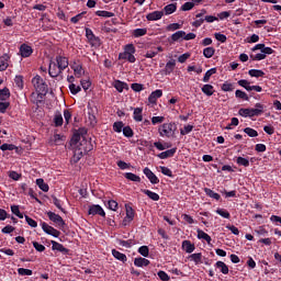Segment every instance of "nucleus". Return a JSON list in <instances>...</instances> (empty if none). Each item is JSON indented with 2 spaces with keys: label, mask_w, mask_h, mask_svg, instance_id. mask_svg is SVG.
<instances>
[{
  "label": "nucleus",
  "mask_w": 281,
  "mask_h": 281,
  "mask_svg": "<svg viewBox=\"0 0 281 281\" xmlns=\"http://www.w3.org/2000/svg\"><path fill=\"white\" fill-rule=\"evenodd\" d=\"M85 135H87V128L80 127L74 133L70 140V146L74 150V155L71 158V161L74 164H78L79 159H82V157L87 155V153L93 150V145H91V143L87 140V138H85Z\"/></svg>",
  "instance_id": "f257e3e1"
},
{
  "label": "nucleus",
  "mask_w": 281,
  "mask_h": 281,
  "mask_svg": "<svg viewBox=\"0 0 281 281\" xmlns=\"http://www.w3.org/2000/svg\"><path fill=\"white\" fill-rule=\"evenodd\" d=\"M32 85L35 89V91H37V93H41V95H46L47 91H48V87L47 83L44 82L43 78H41V76H35L32 79Z\"/></svg>",
  "instance_id": "f03ea898"
},
{
  "label": "nucleus",
  "mask_w": 281,
  "mask_h": 281,
  "mask_svg": "<svg viewBox=\"0 0 281 281\" xmlns=\"http://www.w3.org/2000/svg\"><path fill=\"white\" fill-rule=\"evenodd\" d=\"M158 131L160 137H173L177 125L175 123H164Z\"/></svg>",
  "instance_id": "7ed1b4c3"
},
{
  "label": "nucleus",
  "mask_w": 281,
  "mask_h": 281,
  "mask_svg": "<svg viewBox=\"0 0 281 281\" xmlns=\"http://www.w3.org/2000/svg\"><path fill=\"white\" fill-rule=\"evenodd\" d=\"M42 229L45 232V234H48L49 236H54V238H58L60 236V232L53 226H49V224L43 222L42 223Z\"/></svg>",
  "instance_id": "20e7f679"
},
{
  "label": "nucleus",
  "mask_w": 281,
  "mask_h": 281,
  "mask_svg": "<svg viewBox=\"0 0 281 281\" xmlns=\"http://www.w3.org/2000/svg\"><path fill=\"white\" fill-rule=\"evenodd\" d=\"M47 216L49 221H52L53 223H56V225H58L59 227H65V220H63L60 215L49 211L47 213Z\"/></svg>",
  "instance_id": "39448f33"
},
{
  "label": "nucleus",
  "mask_w": 281,
  "mask_h": 281,
  "mask_svg": "<svg viewBox=\"0 0 281 281\" xmlns=\"http://www.w3.org/2000/svg\"><path fill=\"white\" fill-rule=\"evenodd\" d=\"M88 214L95 216L98 214L99 216H106V213L104 212V209L98 204H93L89 206Z\"/></svg>",
  "instance_id": "423d86ee"
},
{
  "label": "nucleus",
  "mask_w": 281,
  "mask_h": 281,
  "mask_svg": "<svg viewBox=\"0 0 281 281\" xmlns=\"http://www.w3.org/2000/svg\"><path fill=\"white\" fill-rule=\"evenodd\" d=\"M250 117H258L265 113V105L262 103H256L255 108L249 109Z\"/></svg>",
  "instance_id": "0eeeda50"
},
{
  "label": "nucleus",
  "mask_w": 281,
  "mask_h": 281,
  "mask_svg": "<svg viewBox=\"0 0 281 281\" xmlns=\"http://www.w3.org/2000/svg\"><path fill=\"white\" fill-rule=\"evenodd\" d=\"M144 175L147 177V179H149L150 183L153 184H157L159 183V178H157L155 176V173L153 172V170H150L148 167H146L144 170H143Z\"/></svg>",
  "instance_id": "6e6552de"
},
{
  "label": "nucleus",
  "mask_w": 281,
  "mask_h": 281,
  "mask_svg": "<svg viewBox=\"0 0 281 281\" xmlns=\"http://www.w3.org/2000/svg\"><path fill=\"white\" fill-rule=\"evenodd\" d=\"M162 95H164V91L161 90L153 91L148 97V102L150 104H157V100H159V98H161Z\"/></svg>",
  "instance_id": "1a4fd4ad"
},
{
  "label": "nucleus",
  "mask_w": 281,
  "mask_h": 281,
  "mask_svg": "<svg viewBox=\"0 0 281 281\" xmlns=\"http://www.w3.org/2000/svg\"><path fill=\"white\" fill-rule=\"evenodd\" d=\"M9 60H10V55L4 54L0 56V71H5V69L10 67Z\"/></svg>",
  "instance_id": "9d476101"
},
{
  "label": "nucleus",
  "mask_w": 281,
  "mask_h": 281,
  "mask_svg": "<svg viewBox=\"0 0 281 281\" xmlns=\"http://www.w3.org/2000/svg\"><path fill=\"white\" fill-rule=\"evenodd\" d=\"M71 69L74 70L76 78H82V76H85V69L82 68V65L75 63L71 65Z\"/></svg>",
  "instance_id": "9b49d317"
},
{
  "label": "nucleus",
  "mask_w": 281,
  "mask_h": 281,
  "mask_svg": "<svg viewBox=\"0 0 281 281\" xmlns=\"http://www.w3.org/2000/svg\"><path fill=\"white\" fill-rule=\"evenodd\" d=\"M176 153H177V147H173L171 149H168L166 151L158 154L157 157L159 159H168L170 157H175Z\"/></svg>",
  "instance_id": "f8f14e48"
},
{
  "label": "nucleus",
  "mask_w": 281,
  "mask_h": 281,
  "mask_svg": "<svg viewBox=\"0 0 281 281\" xmlns=\"http://www.w3.org/2000/svg\"><path fill=\"white\" fill-rule=\"evenodd\" d=\"M164 16V11H154L146 15L147 21H159Z\"/></svg>",
  "instance_id": "ddd939ff"
},
{
  "label": "nucleus",
  "mask_w": 281,
  "mask_h": 281,
  "mask_svg": "<svg viewBox=\"0 0 281 281\" xmlns=\"http://www.w3.org/2000/svg\"><path fill=\"white\" fill-rule=\"evenodd\" d=\"M87 40L89 45H91V47H94V49H98V47L102 45V41H100V37L98 36H87Z\"/></svg>",
  "instance_id": "4468645a"
},
{
  "label": "nucleus",
  "mask_w": 281,
  "mask_h": 281,
  "mask_svg": "<svg viewBox=\"0 0 281 281\" xmlns=\"http://www.w3.org/2000/svg\"><path fill=\"white\" fill-rule=\"evenodd\" d=\"M119 60H127L128 63H135V60L137 59L135 58V55L123 52L119 54Z\"/></svg>",
  "instance_id": "2eb2a0df"
},
{
  "label": "nucleus",
  "mask_w": 281,
  "mask_h": 281,
  "mask_svg": "<svg viewBox=\"0 0 281 281\" xmlns=\"http://www.w3.org/2000/svg\"><path fill=\"white\" fill-rule=\"evenodd\" d=\"M52 249L53 251H60L61 254H69V249L65 248L63 244L52 240Z\"/></svg>",
  "instance_id": "dca6fc26"
},
{
  "label": "nucleus",
  "mask_w": 281,
  "mask_h": 281,
  "mask_svg": "<svg viewBox=\"0 0 281 281\" xmlns=\"http://www.w3.org/2000/svg\"><path fill=\"white\" fill-rule=\"evenodd\" d=\"M176 65H177V61H175V60L168 61L165 66V69L162 70L165 76H170L172 74V71H175Z\"/></svg>",
  "instance_id": "f3484780"
},
{
  "label": "nucleus",
  "mask_w": 281,
  "mask_h": 281,
  "mask_svg": "<svg viewBox=\"0 0 281 281\" xmlns=\"http://www.w3.org/2000/svg\"><path fill=\"white\" fill-rule=\"evenodd\" d=\"M56 60H57V65H58L59 70L64 71V69L69 67V61L66 59V57L58 56L56 58Z\"/></svg>",
  "instance_id": "a211bd4d"
},
{
  "label": "nucleus",
  "mask_w": 281,
  "mask_h": 281,
  "mask_svg": "<svg viewBox=\"0 0 281 281\" xmlns=\"http://www.w3.org/2000/svg\"><path fill=\"white\" fill-rule=\"evenodd\" d=\"M20 53L23 58H29V56H32V47L23 44L20 47Z\"/></svg>",
  "instance_id": "6ab92c4d"
},
{
  "label": "nucleus",
  "mask_w": 281,
  "mask_h": 281,
  "mask_svg": "<svg viewBox=\"0 0 281 281\" xmlns=\"http://www.w3.org/2000/svg\"><path fill=\"white\" fill-rule=\"evenodd\" d=\"M182 249L187 254H192V251H194L195 247H194V244H192L191 240H183L182 241Z\"/></svg>",
  "instance_id": "aec40b11"
},
{
  "label": "nucleus",
  "mask_w": 281,
  "mask_h": 281,
  "mask_svg": "<svg viewBox=\"0 0 281 281\" xmlns=\"http://www.w3.org/2000/svg\"><path fill=\"white\" fill-rule=\"evenodd\" d=\"M134 265L135 267H148V265H150V260L138 257L134 259Z\"/></svg>",
  "instance_id": "412c9836"
},
{
  "label": "nucleus",
  "mask_w": 281,
  "mask_h": 281,
  "mask_svg": "<svg viewBox=\"0 0 281 281\" xmlns=\"http://www.w3.org/2000/svg\"><path fill=\"white\" fill-rule=\"evenodd\" d=\"M36 186L42 190V192H49V184L45 183L43 178L36 180Z\"/></svg>",
  "instance_id": "4be33fe9"
},
{
  "label": "nucleus",
  "mask_w": 281,
  "mask_h": 281,
  "mask_svg": "<svg viewBox=\"0 0 281 281\" xmlns=\"http://www.w3.org/2000/svg\"><path fill=\"white\" fill-rule=\"evenodd\" d=\"M198 238L200 240H205L207 243V245H210V243H212V237L201 229H198Z\"/></svg>",
  "instance_id": "5701e85b"
},
{
  "label": "nucleus",
  "mask_w": 281,
  "mask_h": 281,
  "mask_svg": "<svg viewBox=\"0 0 281 281\" xmlns=\"http://www.w3.org/2000/svg\"><path fill=\"white\" fill-rule=\"evenodd\" d=\"M114 88L116 89V91H119V93H122L124 89H128V85L126 82L116 80L114 81Z\"/></svg>",
  "instance_id": "b1692460"
},
{
  "label": "nucleus",
  "mask_w": 281,
  "mask_h": 281,
  "mask_svg": "<svg viewBox=\"0 0 281 281\" xmlns=\"http://www.w3.org/2000/svg\"><path fill=\"white\" fill-rule=\"evenodd\" d=\"M112 256L114 258H116V260H120L121 262H126L127 258H126V255L120 252L119 250L116 249H113L112 250Z\"/></svg>",
  "instance_id": "393cba45"
},
{
  "label": "nucleus",
  "mask_w": 281,
  "mask_h": 281,
  "mask_svg": "<svg viewBox=\"0 0 281 281\" xmlns=\"http://www.w3.org/2000/svg\"><path fill=\"white\" fill-rule=\"evenodd\" d=\"M215 265L216 268L221 270V273H224V276H227V273H229V268L227 267V265H225V262L217 261Z\"/></svg>",
  "instance_id": "a878e982"
},
{
  "label": "nucleus",
  "mask_w": 281,
  "mask_h": 281,
  "mask_svg": "<svg viewBox=\"0 0 281 281\" xmlns=\"http://www.w3.org/2000/svg\"><path fill=\"white\" fill-rule=\"evenodd\" d=\"M48 74L50 76V78H58V76H60L61 70H56V64H54L53 66L50 65L49 66V69H48Z\"/></svg>",
  "instance_id": "bb28decb"
},
{
  "label": "nucleus",
  "mask_w": 281,
  "mask_h": 281,
  "mask_svg": "<svg viewBox=\"0 0 281 281\" xmlns=\"http://www.w3.org/2000/svg\"><path fill=\"white\" fill-rule=\"evenodd\" d=\"M204 192L207 196H210L211 199H215V201H220L221 200V194L214 192L212 189H204Z\"/></svg>",
  "instance_id": "cd10ccee"
},
{
  "label": "nucleus",
  "mask_w": 281,
  "mask_h": 281,
  "mask_svg": "<svg viewBox=\"0 0 281 281\" xmlns=\"http://www.w3.org/2000/svg\"><path fill=\"white\" fill-rule=\"evenodd\" d=\"M0 150H15V153H20L21 149H19V147H16V145H12V144H2L0 146Z\"/></svg>",
  "instance_id": "c85d7f7f"
},
{
  "label": "nucleus",
  "mask_w": 281,
  "mask_h": 281,
  "mask_svg": "<svg viewBox=\"0 0 281 281\" xmlns=\"http://www.w3.org/2000/svg\"><path fill=\"white\" fill-rule=\"evenodd\" d=\"M142 192L144 194H146V196H148L149 199H151V201H159V194H157L156 192H153L150 190H142Z\"/></svg>",
  "instance_id": "c756f323"
},
{
  "label": "nucleus",
  "mask_w": 281,
  "mask_h": 281,
  "mask_svg": "<svg viewBox=\"0 0 281 281\" xmlns=\"http://www.w3.org/2000/svg\"><path fill=\"white\" fill-rule=\"evenodd\" d=\"M237 85H239V87H243L244 89H246V91H252L251 82L247 81L246 79H241V80L237 81Z\"/></svg>",
  "instance_id": "7c9ffc66"
},
{
  "label": "nucleus",
  "mask_w": 281,
  "mask_h": 281,
  "mask_svg": "<svg viewBox=\"0 0 281 281\" xmlns=\"http://www.w3.org/2000/svg\"><path fill=\"white\" fill-rule=\"evenodd\" d=\"M202 92L205 95H214V86H212V85H204L202 87Z\"/></svg>",
  "instance_id": "2f4dec72"
},
{
  "label": "nucleus",
  "mask_w": 281,
  "mask_h": 281,
  "mask_svg": "<svg viewBox=\"0 0 281 281\" xmlns=\"http://www.w3.org/2000/svg\"><path fill=\"white\" fill-rule=\"evenodd\" d=\"M125 179H128V181H134L136 183H139V181H142V178H139V176H137L133 172H126Z\"/></svg>",
  "instance_id": "473e14b6"
},
{
  "label": "nucleus",
  "mask_w": 281,
  "mask_h": 281,
  "mask_svg": "<svg viewBox=\"0 0 281 281\" xmlns=\"http://www.w3.org/2000/svg\"><path fill=\"white\" fill-rule=\"evenodd\" d=\"M248 74L251 78H262L265 76V71L258 69H250Z\"/></svg>",
  "instance_id": "72a5a7b5"
},
{
  "label": "nucleus",
  "mask_w": 281,
  "mask_h": 281,
  "mask_svg": "<svg viewBox=\"0 0 281 281\" xmlns=\"http://www.w3.org/2000/svg\"><path fill=\"white\" fill-rule=\"evenodd\" d=\"M189 258L191 260H193V262H195V265H201L203 262L202 261L203 255H201V252L192 254L189 256Z\"/></svg>",
  "instance_id": "f704fd0d"
},
{
  "label": "nucleus",
  "mask_w": 281,
  "mask_h": 281,
  "mask_svg": "<svg viewBox=\"0 0 281 281\" xmlns=\"http://www.w3.org/2000/svg\"><path fill=\"white\" fill-rule=\"evenodd\" d=\"M9 98H10V89L8 88L0 89V100L5 101Z\"/></svg>",
  "instance_id": "c9c22d12"
},
{
  "label": "nucleus",
  "mask_w": 281,
  "mask_h": 281,
  "mask_svg": "<svg viewBox=\"0 0 281 281\" xmlns=\"http://www.w3.org/2000/svg\"><path fill=\"white\" fill-rule=\"evenodd\" d=\"M214 74H216V68H211L210 70H207L203 77V82H210V78H212Z\"/></svg>",
  "instance_id": "e433bc0d"
},
{
  "label": "nucleus",
  "mask_w": 281,
  "mask_h": 281,
  "mask_svg": "<svg viewBox=\"0 0 281 281\" xmlns=\"http://www.w3.org/2000/svg\"><path fill=\"white\" fill-rule=\"evenodd\" d=\"M165 14H172L173 12H177V4L171 3L164 8Z\"/></svg>",
  "instance_id": "4c0bfd02"
},
{
  "label": "nucleus",
  "mask_w": 281,
  "mask_h": 281,
  "mask_svg": "<svg viewBox=\"0 0 281 281\" xmlns=\"http://www.w3.org/2000/svg\"><path fill=\"white\" fill-rule=\"evenodd\" d=\"M138 254H140V256H143L144 258H148L150 249L148 248V246H142L138 248Z\"/></svg>",
  "instance_id": "58836bf2"
},
{
  "label": "nucleus",
  "mask_w": 281,
  "mask_h": 281,
  "mask_svg": "<svg viewBox=\"0 0 281 281\" xmlns=\"http://www.w3.org/2000/svg\"><path fill=\"white\" fill-rule=\"evenodd\" d=\"M97 16H103L104 19H111L112 16H115V13L109 12V11H97Z\"/></svg>",
  "instance_id": "ea45409f"
},
{
  "label": "nucleus",
  "mask_w": 281,
  "mask_h": 281,
  "mask_svg": "<svg viewBox=\"0 0 281 281\" xmlns=\"http://www.w3.org/2000/svg\"><path fill=\"white\" fill-rule=\"evenodd\" d=\"M54 124L55 126H63V114L60 112L55 113Z\"/></svg>",
  "instance_id": "a19ab883"
},
{
  "label": "nucleus",
  "mask_w": 281,
  "mask_h": 281,
  "mask_svg": "<svg viewBox=\"0 0 281 281\" xmlns=\"http://www.w3.org/2000/svg\"><path fill=\"white\" fill-rule=\"evenodd\" d=\"M142 108H136V109H134V120H135V122H142V120L144 119L143 116H142Z\"/></svg>",
  "instance_id": "79ce46f5"
},
{
  "label": "nucleus",
  "mask_w": 281,
  "mask_h": 281,
  "mask_svg": "<svg viewBox=\"0 0 281 281\" xmlns=\"http://www.w3.org/2000/svg\"><path fill=\"white\" fill-rule=\"evenodd\" d=\"M236 164H238V166H244V168H249V160L247 158L237 157Z\"/></svg>",
  "instance_id": "37998d69"
},
{
  "label": "nucleus",
  "mask_w": 281,
  "mask_h": 281,
  "mask_svg": "<svg viewBox=\"0 0 281 281\" xmlns=\"http://www.w3.org/2000/svg\"><path fill=\"white\" fill-rule=\"evenodd\" d=\"M244 133H246V135H248V137H258V131H256L251 127H246L244 130Z\"/></svg>",
  "instance_id": "c03bdc74"
},
{
  "label": "nucleus",
  "mask_w": 281,
  "mask_h": 281,
  "mask_svg": "<svg viewBox=\"0 0 281 281\" xmlns=\"http://www.w3.org/2000/svg\"><path fill=\"white\" fill-rule=\"evenodd\" d=\"M235 95H236V98H239L240 100L249 101V97L247 95V92H245V91L236 90Z\"/></svg>",
  "instance_id": "a18cd8bd"
},
{
  "label": "nucleus",
  "mask_w": 281,
  "mask_h": 281,
  "mask_svg": "<svg viewBox=\"0 0 281 281\" xmlns=\"http://www.w3.org/2000/svg\"><path fill=\"white\" fill-rule=\"evenodd\" d=\"M126 207V218H128V221H133V218H135V211H133V207L125 205Z\"/></svg>",
  "instance_id": "49530a36"
},
{
  "label": "nucleus",
  "mask_w": 281,
  "mask_h": 281,
  "mask_svg": "<svg viewBox=\"0 0 281 281\" xmlns=\"http://www.w3.org/2000/svg\"><path fill=\"white\" fill-rule=\"evenodd\" d=\"M69 89H70V93H72V95H76V94L80 93V91H82L80 86H76V83H70Z\"/></svg>",
  "instance_id": "de8ad7c7"
},
{
  "label": "nucleus",
  "mask_w": 281,
  "mask_h": 281,
  "mask_svg": "<svg viewBox=\"0 0 281 281\" xmlns=\"http://www.w3.org/2000/svg\"><path fill=\"white\" fill-rule=\"evenodd\" d=\"M214 52H215L214 47H206L203 50V55L205 58H212V56H214Z\"/></svg>",
  "instance_id": "09e8293b"
},
{
  "label": "nucleus",
  "mask_w": 281,
  "mask_h": 281,
  "mask_svg": "<svg viewBox=\"0 0 281 281\" xmlns=\"http://www.w3.org/2000/svg\"><path fill=\"white\" fill-rule=\"evenodd\" d=\"M119 245H121V247H126L127 249L131 248L132 245H135V241L133 239H128V240H119Z\"/></svg>",
  "instance_id": "8fccbe9b"
},
{
  "label": "nucleus",
  "mask_w": 281,
  "mask_h": 281,
  "mask_svg": "<svg viewBox=\"0 0 281 281\" xmlns=\"http://www.w3.org/2000/svg\"><path fill=\"white\" fill-rule=\"evenodd\" d=\"M182 25H183V23H181V24H179V23L169 24L167 26V32H176V30H181Z\"/></svg>",
  "instance_id": "3c124183"
},
{
  "label": "nucleus",
  "mask_w": 281,
  "mask_h": 281,
  "mask_svg": "<svg viewBox=\"0 0 281 281\" xmlns=\"http://www.w3.org/2000/svg\"><path fill=\"white\" fill-rule=\"evenodd\" d=\"M216 214H218L223 218H231L229 212H227V210L225 209H217Z\"/></svg>",
  "instance_id": "603ef678"
},
{
  "label": "nucleus",
  "mask_w": 281,
  "mask_h": 281,
  "mask_svg": "<svg viewBox=\"0 0 281 281\" xmlns=\"http://www.w3.org/2000/svg\"><path fill=\"white\" fill-rule=\"evenodd\" d=\"M122 128H124L123 122H115L113 124V131H115V133H122Z\"/></svg>",
  "instance_id": "864d4df0"
},
{
  "label": "nucleus",
  "mask_w": 281,
  "mask_h": 281,
  "mask_svg": "<svg viewBox=\"0 0 281 281\" xmlns=\"http://www.w3.org/2000/svg\"><path fill=\"white\" fill-rule=\"evenodd\" d=\"M123 135L125 137H133V128H131V126L123 127Z\"/></svg>",
  "instance_id": "5fc2aeb1"
},
{
  "label": "nucleus",
  "mask_w": 281,
  "mask_h": 281,
  "mask_svg": "<svg viewBox=\"0 0 281 281\" xmlns=\"http://www.w3.org/2000/svg\"><path fill=\"white\" fill-rule=\"evenodd\" d=\"M124 52L126 54L134 55L135 54V46L133 44H127V45L124 46Z\"/></svg>",
  "instance_id": "6e6d98bb"
},
{
  "label": "nucleus",
  "mask_w": 281,
  "mask_h": 281,
  "mask_svg": "<svg viewBox=\"0 0 281 281\" xmlns=\"http://www.w3.org/2000/svg\"><path fill=\"white\" fill-rule=\"evenodd\" d=\"M194 8V2H186L182 7L181 10L182 12H188Z\"/></svg>",
  "instance_id": "4d7b16f0"
},
{
  "label": "nucleus",
  "mask_w": 281,
  "mask_h": 281,
  "mask_svg": "<svg viewBox=\"0 0 281 281\" xmlns=\"http://www.w3.org/2000/svg\"><path fill=\"white\" fill-rule=\"evenodd\" d=\"M108 207L109 210H112V212H117V202L114 200L108 201Z\"/></svg>",
  "instance_id": "13d9d810"
},
{
  "label": "nucleus",
  "mask_w": 281,
  "mask_h": 281,
  "mask_svg": "<svg viewBox=\"0 0 281 281\" xmlns=\"http://www.w3.org/2000/svg\"><path fill=\"white\" fill-rule=\"evenodd\" d=\"M131 88L136 93H139V91H144V85H142V83H132Z\"/></svg>",
  "instance_id": "bf43d9fd"
},
{
  "label": "nucleus",
  "mask_w": 281,
  "mask_h": 281,
  "mask_svg": "<svg viewBox=\"0 0 281 281\" xmlns=\"http://www.w3.org/2000/svg\"><path fill=\"white\" fill-rule=\"evenodd\" d=\"M19 276H32V270L25 269V268H19L18 269Z\"/></svg>",
  "instance_id": "052dcab7"
},
{
  "label": "nucleus",
  "mask_w": 281,
  "mask_h": 281,
  "mask_svg": "<svg viewBox=\"0 0 281 281\" xmlns=\"http://www.w3.org/2000/svg\"><path fill=\"white\" fill-rule=\"evenodd\" d=\"M158 278H160L162 281H170V276H168V273H166L164 270L158 271Z\"/></svg>",
  "instance_id": "680f3d73"
},
{
  "label": "nucleus",
  "mask_w": 281,
  "mask_h": 281,
  "mask_svg": "<svg viewBox=\"0 0 281 281\" xmlns=\"http://www.w3.org/2000/svg\"><path fill=\"white\" fill-rule=\"evenodd\" d=\"M194 126L193 125H187L183 127V130H180L181 135H188V133H192Z\"/></svg>",
  "instance_id": "e2e57ef3"
},
{
  "label": "nucleus",
  "mask_w": 281,
  "mask_h": 281,
  "mask_svg": "<svg viewBox=\"0 0 281 281\" xmlns=\"http://www.w3.org/2000/svg\"><path fill=\"white\" fill-rule=\"evenodd\" d=\"M147 30L146 29H136L134 31V36H146Z\"/></svg>",
  "instance_id": "0e129e2a"
},
{
  "label": "nucleus",
  "mask_w": 281,
  "mask_h": 281,
  "mask_svg": "<svg viewBox=\"0 0 281 281\" xmlns=\"http://www.w3.org/2000/svg\"><path fill=\"white\" fill-rule=\"evenodd\" d=\"M161 173L166 177H172V170L168 167H160Z\"/></svg>",
  "instance_id": "69168bd1"
},
{
  "label": "nucleus",
  "mask_w": 281,
  "mask_h": 281,
  "mask_svg": "<svg viewBox=\"0 0 281 281\" xmlns=\"http://www.w3.org/2000/svg\"><path fill=\"white\" fill-rule=\"evenodd\" d=\"M14 81H15L16 87H19V89H23V77L22 76H16Z\"/></svg>",
  "instance_id": "338daca9"
},
{
  "label": "nucleus",
  "mask_w": 281,
  "mask_h": 281,
  "mask_svg": "<svg viewBox=\"0 0 281 281\" xmlns=\"http://www.w3.org/2000/svg\"><path fill=\"white\" fill-rule=\"evenodd\" d=\"M222 91H234V85L227 82L223 83Z\"/></svg>",
  "instance_id": "774afa93"
}]
</instances>
